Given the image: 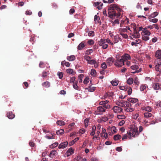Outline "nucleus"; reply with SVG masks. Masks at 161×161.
<instances>
[{
    "instance_id": "nucleus-19",
    "label": "nucleus",
    "mask_w": 161,
    "mask_h": 161,
    "mask_svg": "<svg viewBox=\"0 0 161 161\" xmlns=\"http://www.w3.org/2000/svg\"><path fill=\"white\" fill-rule=\"evenodd\" d=\"M107 63L108 65L110 66L114 62V59L112 57H110L108 58L106 60Z\"/></svg>"
},
{
    "instance_id": "nucleus-11",
    "label": "nucleus",
    "mask_w": 161,
    "mask_h": 161,
    "mask_svg": "<svg viewBox=\"0 0 161 161\" xmlns=\"http://www.w3.org/2000/svg\"><path fill=\"white\" fill-rule=\"evenodd\" d=\"M112 110L114 113L116 114L122 112L123 111V109L118 106H115L113 107L112 108Z\"/></svg>"
},
{
    "instance_id": "nucleus-1",
    "label": "nucleus",
    "mask_w": 161,
    "mask_h": 161,
    "mask_svg": "<svg viewBox=\"0 0 161 161\" xmlns=\"http://www.w3.org/2000/svg\"><path fill=\"white\" fill-rule=\"evenodd\" d=\"M127 134L129 135V138L130 139L131 137H135L139 134L138 130V128L136 126H133L131 127L129 131L127 132Z\"/></svg>"
},
{
    "instance_id": "nucleus-49",
    "label": "nucleus",
    "mask_w": 161,
    "mask_h": 161,
    "mask_svg": "<svg viewBox=\"0 0 161 161\" xmlns=\"http://www.w3.org/2000/svg\"><path fill=\"white\" fill-rule=\"evenodd\" d=\"M58 144L57 142H55L52 144L50 146V147L52 148H54L57 147Z\"/></svg>"
},
{
    "instance_id": "nucleus-22",
    "label": "nucleus",
    "mask_w": 161,
    "mask_h": 161,
    "mask_svg": "<svg viewBox=\"0 0 161 161\" xmlns=\"http://www.w3.org/2000/svg\"><path fill=\"white\" fill-rule=\"evenodd\" d=\"M94 5L97 7V8L98 9H102V7L103 6V3H101V2H97L95 3Z\"/></svg>"
},
{
    "instance_id": "nucleus-9",
    "label": "nucleus",
    "mask_w": 161,
    "mask_h": 161,
    "mask_svg": "<svg viewBox=\"0 0 161 161\" xmlns=\"http://www.w3.org/2000/svg\"><path fill=\"white\" fill-rule=\"evenodd\" d=\"M108 101L105 100L104 101H102L99 103L100 105L102 106L105 109H108L110 108V106L108 104Z\"/></svg>"
},
{
    "instance_id": "nucleus-17",
    "label": "nucleus",
    "mask_w": 161,
    "mask_h": 161,
    "mask_svg": "<svg viewBox=\"0 0 161 161\" xmlns=\"http://www.w3.org/2000/svg\"><path fill=\"white\" fill-rule=\"evenodd\" d=\"M112 12L111 13V11H108V17L113 19L115 18V17H116L117 13L114 11Z\"/></svg>"
},
{
    "instance_id": "nucleus-3",
    "label": "nucleus",
    "mask_w": 161,
    "mask_h": 161,
    "mask_svg": "<svg viewBox=\"0 0 161 161\" xmlns=\"http://www.w3.org/2000/svg\"><path fill=\"white\" fill-rule=\"evenodd\" d=\"M116 58V60L114 62V65L116 66L120 67L125 65V63L121 56H117Z\"/></svg>"
},
{
    "instance_id": "nucleus-62",
    "label": "nucleus",
    "mask_w": 161,
    "mask_h": 161,
    "mask_svg": "<svg viewBox=\"0 0 161 161\" xmlns=\"http://www.w3.org/2000/svg\"><path fill=\"white\" fill-rule=\"evenodd\" d=\"M106 42L107 43H108L109 44H110L112 46H113L114 44H113V42H111L110 39H109L108 38H107V39H106Z\"/></svg>"
},
{
    "instance_id": "nucleus-53",
    "label": "nucleus",
    "mask_w": 161,
    "mask_h": 161,
    "mask_svg": "<svg viewBox=\"0 0 161 161\" xmlns=\"http://www.w3.org/2000/svg\"><path fill=\"white\" fill-rule=\"evenodd\" d=\"M108 120V118L106 117H102L100 119V121L106 122Z\"/></svg>"
},
{
    "instance_id": "nucleus-18",
    "label": "nucleus",
    "mask_w": 161,
    "mask_h": 161,
    "mask_svg": "<svg viewBox=\"0 0 161 161\" xmlns=\"http://www.w3.org/2000/svg\"><path fill=\"white\" fill-rule=\"evenodd\" d=\"M86 46V44H85V42L83 41L80 42L79 45L78 46L77 49L78 50H81L83 48Z\"/></svg>"
},
{
    "instance_id": "nucleus-30",
    "label": "nucleus",
    "mask_w": 161,
    "mask_h": 161,
    "mask_svg": "<svg viewBox=\"0 0 161 161\" xmlns=\"http://www.w3.org/2000/svg\"><path fill=\"white\" fill-rule=\"evenodd\" d=\"M77 83H78V81H76L75 82V83H74L73 85V88L77 90H79V86L77 85Z\"/></svg>"
},
{
    "instance_id": "nucleus-6",
    "label": "nucleus",
    "mask_w": 161,
    "mask_h": 161,
    "mask_svg": "<svg viewBox=\"0 0 161 161\" xmlns=\"http://www.w3.org/2000/svg\"><path fill=\"white\" fill-rule=\"evenodd\" d=\"M155 69L157 71L161 72V58H157L155 60Z\"/></svg>"
},
{
    "instance_id": "nucleus-48",
    "label": "nucleus",
    "mask_w": 161,
    "mask_h": 161,
    "mask_svg": "<svg viewBox=\"0 0 161 161\" xmlns=\"http://www.w3.org/2000/svg\"><path fill=\"white\" fill-rule=\"evenodd\" d=\"M119 88L122 90H127L128 89V87L127 86H119Z\"/></svg>"
},
{
    "instance_id": "nucleus-47",
    "label": "nucleus",
    "mask_w": 161,
    "mask_h": 161,
    "mask_svg": "<svg viewBox=\"0 0 161 161\" xmlns=\"http://www.w3.org/2000/svg\"><path fill=\"white\" fill-rule=\"evenodd\" d=\"M119 82L117 80H113L111 81V83L113 86H116L118 84Z\"/></svg>"
},
{
    "instance_id": "nucleus-26",
    "label": "nucleus",
    "mask_w": 161,
    "mask_h": 161,
    "mask_svg": "<svg viewBox=\"0 0 161 161\" xmlns=\"http://www.w3.org/2000/svg\"><path fill=\"white\" fill-rule=\"evenodd\" d=\"M108 129L110 130L112 133L113 134L114 133L116 132V127L114 126H112L111 127H108Z\"/></svg>"
},
{
    "instance_id": "nucleus-42",
    "label": "nucleus",
    "mask_w": 161,
    "mask_h": 161,
    "mask_svg": "<svg viewBox=\"0 0 161 161\" xmlns=\"http://www.w3.org/2000/svg\"><path fill=\"white\" fill-rule=\"evenodd\" d=\"M97 72L96 70L94 69H92L91 70L90 74L93 77L95 76L96 75Z\"/></svg>"
},
{
    "instance_id": "nucleus-46",
    "label": "nucleus",
    "mask_w": 161,
    "mask_h": 161,
    "mask_svg": "<svg viewBox=\"0 0 161 161\" xmlns=\"http://www.w3.org/2000/svg\"><path fill=\"white\" fill-rule=\"evenodd\" d=\"M125 110L127 112H132L133 111L134 109L132 108L129 107L126 108L125 109Z\"/></svg>"
},
{
    "instance_id": "nucleus-12",
    "label": "nucleus",
    "mask_w": 161,
    "mask_h": 161,
    "mask_svg": "<svg viewBox=\"0 0 161 161\" xmlns=\"http://www.w3.org/2000/svg\"><path fill=\"white\" fill-rule=\"evenodd\" d=\"M124 62L131 60V58L130 55L128 53H125L123 55L121 56Z\"/></svg>"
},
{
    "instance_id": "nucleus-39",
    "label": "nucleus",
    "mask_w": 161,
    "mask_h": 161,
    "mask_svg": "<svg viewBox=\"0 0 161 161\" xmlns=\"http://www.w3.org/2000/svg\"><path fill=\"white\" fill-rule=\"evenodd\" d=\"M134 81V83L136 85H139L140 82L138 80V78L136 76L133 79V82Z\"/></svg>"
},
{
    "instance_id": "nucleus-29",
    "label": "nucleus",
    "mask_w": 161,
    "mask_h": 161,
    "mask_svg": "<svg viewBox=\"0 0 161 161\" xmlns=\"http://www.w3.org/2000/svg\"><path fill=\"white\" fill-rule=\"evenodd\" d=\"M147 86L146 84H143L140 87V90L141 91H144L146 90Z\"/></svg>"
},
{
    "instance_id": "nucleus-59",
    "label": "nucleus",
    "mask_w": 161,
    "mask_h": 161,
    "mask_svg": "<svg viewBox=\"0 0 161 161\" xmlns=\"http://www.w3.org/2000/svg\"><path fill=\"white\" fill-rule=\"evenodd\" d=\"M94 41L92 40H89L87 42L88 44L90 45H92L94 43Z\"/></svg>"
},
{
    "instance_id": "nucleus-37",
    "label": "nucleus",
    "mask_w": 161,
    "mask_h": 161,
    "mask_svg": "<svg viewBox=\"0 0 161 161\" xmlns=\"http://www.w3.org/2000/svg\"><path fill=\"white\" fill-rule=\"evenodd\" d=\"M66 72L69 75H74V72L73 70L71 69H67Z\"/></svg>"
},
{
    "instance_id": "nucleus-27",
    "label": "nucleus",
    "mask_w": 161,
    "mask_h": 161,
    "mask_svg": "<svg viewBox=\"0 0 161 161\" xmlns=\"http://www.w3.org/2000/svg\"><path fill=\"white\" fill-rule=\"evenodd\" d=\"M7 116L9 119H12L14 117L15 115L12 112H9L7 113Z\"/></svg>"
},
{
    "instance_id": "nucleus-60",
    "label": "nucleus",
    "mask_w": 161,
    "mask_h": 161,
    "mask_svg": "<svg viewBox=\"0 0 161 161\" xmlns=\"http://www.w3.org/2000/svg\"><path fill=\"white\" fill-rule=\"evenodd\" d=\"M94 35V32L93 31H90L88 33V36H93Z\"/></svg>"
},
{
    "instance_id": "nucleus-13",
    "label": "nucleus",
    "mask_w": 161,
    "mask_h": 161,
    "mask_svg": "<svg viewBox=\"0 0 161 161\" xmlns=\"http://www.w3.org/2000/svg\"><path fill=\"white\" fill-rule=\"evenodd\" d=\"M74 150L72 147L70 148L65 154V156L69 157L72 155L74 153Z\"/></svg>"
},
{
    "instance_id": "nucleus-34",
    "label": "nucleus",
    "mask_w": 161,
    "mask_h": 161,
    "mask_svg": "<svg viewBox=\"0 0 161 161\" xmlns=\"http://www.w3.org/2000/svg\"><path fill=\"white\" fill-rule=\"evenodd\" d=\"M83 76L84 75L82 74H80L78 75V80L79 83H81L82 82Z\"/></svg>"
},
{
    "instance_id": "nucleus-35",
    "label": "nucleus",
    "mask_w": 161,
    "mask_h": 161,
    "mask_svg": "<svg viewBox=\"0 0 161 161\" xmlns=\"http://www.w3.org/2000/svg\"><path fill=\"white\" fill-rule=\"evenodd\" d=\"M56 123L58 125L60 126L64 125H65V123L64 121L62 120H58L57 121Z\"/></svg>"
},
{
    "instance_id": "nucleus-24",
    "label": "nucleus",
    "mask_w": 161,
    "mask_h": 161,
    "mask_svg": "<svg viewBox=\"0 0 161 161\" xmlns=\"http://www.w3.org/2000/svg\"><path fill=\"white\" fill-rule=\"evenodd\" d=\"M67 59L69 61H72L74 60L75 59V57L74 55H71L67 56Z\"/></svg>"
},
{
    "instance_id": "nucleus-64",
    "label": "nucleus",
    "mask_w": 161,
    "mask_h": 161,
    "mask_svg": "<svg viewBox=\"0 0 161 161\" xmlns=\"http://www.w3.org/2000/svg\"><path fill=\"white\" fill-rule=\"evenodd\" d=\"M128 90L127 91V93L129 95H130L132 92V88L129 87V88H128Z\"/></svg>"
},
{
    "instance_id": "nucleus-31",
    "label": "nucleus",
    "mask_w": 161,
    "mask_h": 161,
    "mask_svg": "<svg viewBox=\"0 0 161 161\" xmlns=\"http://www.w3.org/2000/svg\"><path fill=\"white\" fill-rule=\"evenodd\" d=\"M57 153V151L55 150H53L51 151L49 156L50 158H53L55 156Z\"/></svg>"
},
{
    "instance_id": "nucleus-44",
    "label": "nucleus",
    "mask_w": 161,
    "mask_h": 161,
    "mask_svg": "<svg viewBox=\"0 0 161 161\" xmlns=\"http://www.w3.org/2000/svg\"><path fill=\"white\" fill-rule=\"evenodd\" d=\"M64 62V65L67 67H69L70 66V64L69 62H65V61H62L61 62V65L64 66V65L63 64V63Z\"/></svg>"
},
{
    "instance_id": "nucleus-7",
    "label": "nucleus",
    "mask_w": 161,
    "mask_h": 161,
    "mask_svg": "<svg viewBox=\"0 0 161 161\" xmlns=\"http://www.w3.org/2000/svg\"><path fill=\"white\" fill-rule=\"evenodd\" d=\"M106 39L102 38L98 41V44L99 46H102L103 48L106 49L108 48V45L106 43Z\"/></svg>"
},
{
    "instance_id": "nucleus-61",
    "label": "nucleus",
    "mask_w": 161,
    "mask_h": 161,
    "mask_svg": "<svg viewBox=\"0 0 161 161\" xmlns=\"http://www.w3.org/2000/svg\"><path fill=\"white\" fill-rule=\"evenodd\" d=\"M96 61L94 59L90 60L88 63L90 64H94L95 63H96Z\"/></svg>"
},
{
    "instance_id": "nucleus-2",
    "label": "nucleus",
    "mask_w": 161,
    "mask_h": 161,
    "mask_svg": "<svg viewBox=\"0 0 161 161\" xmlns=\"http://www.w3.org/2000/svg\"><path fill=\"white\" fill-rule=\"evenodd\" d=\"M141 35L142 39L144 41H147L150 39L149 36L151 35V32L147 29H145L142 31Z\"/></svg>"
},
{
    "instance_id": "nucleus-32",
    "label": "nucleus",
    "mask_w": 161,
    "mask_h": 161,
    "mask_svg": "<svg viewBox=\"0 0 161 161\" xmlns=\"http://www.w3.org/2000/svg\"><path fill=\"white\" fill-rule=\"evenodd\" d=\"M96 127L95 125L92 126V131L90 133V135L92 136H93L95 133V131L96 130Z\"/></svg>"
},
{
    "instance_id": "nucleus-21",
    "label": "nucleus",
    "mask_w": 161,
    "mask_h": 161,
    "mask_svg": "<svg viewBox=\"0 0 161 161\" xmlns=\"http://www.w3.org/2000/svg\"><path fill=\"white\" fill-rule=\"evenodd\" d=\"M155 57L157 58H161V50H157L155 52Z\"/></svg>"
},
{
    "instance_id": "nucleus-57",
    "label": "nucleus",
    "mask_w": 161,
    "mask_h": 161,
    "mask_svg": "<svg viewBox=\"0 0 161 161\" xmlns=\"http://www.w3.org/2000/svg\"><path fill=\"white\" fill-rule=\"evenodd\" d=\"M73 161H81V158L79 156H78L75 158Z\"/></svg>"
},
{
    "instance_id": "nucleus-56",
    "label": "nucleus",
    "mask_w": 161,
    "mask_h": 161,
    "mask_svg": "<svg viewBox=\"0 0 161 161\" xmlns=\"http://www.w3.org/2000/svg\"><path fill=\"white\" fill-rule=\"evenodd\" d=\"M128 134L127 133V134H125L124 135L122 138V140L123 141H124L128 137H129V135L128 136Z\"/></svg>"
},
{
    "instance_id": "nucleus-45",
    "label": "nucleus",
    "mask_w": 161,
    "mask_h": 161,
    "mask_svg": "<svg viewBox=\"0 0 161 161\" xmlns=\"http://www.w3.org/2000/svg\"><path fill=\"white\" fill-rule=\"evenodd\" d=\"M132 36L134 38H139L140 37V35L139 33L137 32H136V33H134L132 35Z\"/></svg>"
},
{
    "instance_id": "nucleus-25",
    "label": "nucleus",
    "mask_w": 161,
    "mask_h": 161,
    "mask_svg": "<svg viewBox=\"0 0 161 161\" xmlns=\"http://www.w3.org/2000/svg\"><path fill=\"white\" fill-rule=\"evenodd\" d=\"M79 139V137H76L75 138L74 140H72V141L70 142L69 143V146H71L72 145H73L74 144H75V143Z\"/></svg>"
},
{
    "instance_id": "nucleus-4",
    "label": "nucleus",
    "mask_w": 161,
    "mask_h": 161,
    "mask_svg": "<svg viewBox=\"0 0 161 161\" xmlns=\"http://www.w3.org/2000/svg\"><path fill=\"white\" fill-rule=\"evenodd\" d=\"M115 10L120 12L122 11V9L120 8L119 6L116 4H112L108 7V11H111L113 12Z\"/></svg>"
},
{
    "instance_id": "nucleus-40",
    "label": "nucleus",
    "mask_w": 161,
    "mask_h": 161,
    "mask_svg": "<svg viewBox=\"0 0 161 161\" xmlns=\"http://www.w3.org/2000/svg\"><path fill=\"white\" fill-rule=\"evenodd\" d=\"M94 21L97 23H99L100 22V19L99 16L97 15H95L94 16Z\"/></svg>"
},
{
    "instance_id": "nucleus-50",
    "label": "nucleus",
    "mask_w": 161,
    "mask_h": 161,
    "mask_svg": "<svg viewBox=\"0 0 161 161\" xmlns=\"http://www.w3.org/2000/svg\"><path fill=\"white\" fill-rule=\"evenodd\" d=\"M93 52V50L92 49H90L86 50L85 52V54L89 55Z\"/></svg>"
},
{
    "instance_id": "nucleus-36",
    "label": "nucleus",
    "mask_w": 161,
    "mask_h": 161,
    "mask_svg": "<svg viewBox=\"0 0 161 161\" xmlns=\"http://www.w3.org/2000/svg\"><path fill=\"white\" fill-rule=\"evenodd\" d=\"M144 115L145 118H150L152 116V114L149 112H145L144 113Z\"/></svg>"
},
{
    "instance_id": "nucleus-15",
    "label": "nucleus",
    "mask_w": 161,
    "mask_h": 161,
    "mask_svg": "<svg viewBox=\"0 0 161 161\" xmlns=\"http://www.w3.org/2000/svg\"><path fill=\"white\" fill-rule=\"evenodd\" d=\"M141 109L142 110L146 111L148 112H151L152 110V108L148 105L143 106L141 107Z\"/></svg>"
},
{
    "instance_id": "nucleus-33",
    "label": "nucleus",
    "mask_w": 161,
    "mask_h": 161,
    "mask_svg": "<svg viewBox=\"0 0 161 161\" xmlns=\"http://www.w3.org/2000/svg\"><path fill=\"white\" fill-rule=\"evenodd\" d=\"M121 138V136L119 134L115 135L114 136V139L115 141H117L120 140Z\"/></svg>"
},
{
    "instance_id": "nucleus-63",
    "label": "nucleus",
    "mask_w": 161,
    "mask_h": 161,
    "mask_svg": "<svg viewBox=\"0 0 161 161\" xmlns=\"http://www.w3.org/2000/svg\"><path fill=\"white\" fill-rule=\"evenodd\" d=\"M101 67L104 69H105L107 68V65L105 62L101 64Z\"/></svg>"
},
{
    "instance_id": "nucleus-23",
    "label": "nucleus",
    "mask_w": 161,
    "mask_h": 161,
    "mask_svg": "<svg viewBox=\"0 0 161 161\" xmlns=\"http://www.w3.org/2000/svg\"><path fill=\"white\" fill-rule=\"evenodd\" d=\"M55 136L53 135L52 133H50L49 134H47L45 136V137L48 139H55Z\"/></svg>"
},
{
    "instance_id": "nucleus-54",
    "label": "nucleus",
    "mask_w": 161,
    "mask_h": 161,
    "mask_svg": "<svg viewBox=\"0 0 161 161\" xmlns=\"http://www.w3.org/2000/svg\"><path fill=\"white\" fill-rule=\"evenodd\" d=\"M89 81V78L88 77H86L84 81H83V83L85 84H87Z\"/></svg>"
},
{
    "instance_id": "nucleus-52",
    "label": "nucleus",
    "mask_w": 161,
    "mask_h": 161,
    "mask_svg": "<svg viewBox=\"0 0 161 161\" xmlns=\"http://www.w3.org/2000/svg\"><path fill=\"white\" fill-rule=\"evenodd\" d=\"M64 130L63 129H60L58 130L56 132V134L57 135H58L60 134H62L64 133Z\"/></svg>"
},
{
    "instance_id": "nucleus-41",
    "label": "nucleus",
    "mask_w": 161,
    "mask_h": 161,
    "mask_svg": "<svg viewBox=\"0 0 161 161\" xmlns=\"http://www.w3.org/2000/svg\"><path fill=\"white\" fill-rule=\"evenodd\" d=\"M133 82V79L132 78H129L127 80V83L129 85L132 84Z\"/></svg>"
},
{
    "instance_id": "nucleus-8",
    "label": "nucleus",
    "mask_w": 161,
    "mask_h": 161,
    "mask_svg": "<svg viewBox=\"0 0 161 161\" xmlns=\"http://www.w3.org/2000/svg\"><path fill=\"white\" fill-rule=\"evenodd\" d=\"M130 68L131 69V72L133 74L138 73L142 71V69L140 68L139 69L138 66L136 64H134L131 66Z\"/></svg>"
},
{
    "instance_id": "nucleus-28",
    "label": "nucleus",
    "mask_w": 161,
    "mask_h": 161,
    "mask_svg": "<svg viewBox=\"0 0 161 161\" xmlns=\"http://www.w3.org/2000/svg\"><path fill=\"white\" fill-rule=\"evenodd\" d=\"M42 85L43 86L47 88L50 86V83L49 82L46 81L43 83Z\"/></svg>"
},
{
    "instance_id": "nucleus-10",
    "label": "nucleus",
    "mask_w": 161,
    "mask_h": 161,
    "mask_svg": "<svg viewBox=\"0 0 161 161\" xmlns=\"http://www.w3.org/2000/svg\"><path fill=\"white\" fill-rule=\"evenodd\" d=\"M106 110V109L103 108L102 106L97 107V109L95 111V114L96 115L102 114Z\"/></svg>"
},
{
    "instance_id": "nucleus-20",
    "label": "nucleus",
    "mask_w": 161,
    "mask_h": 161,
    "mask_svg": "<svg viewBox=\"0 0 161 161\" xmlns=\"http://www.w3.org/2000/svg\"><path fill=\"white\" fill-rule=\"evenodd\" d=\"M127 101L129 103H135L138 102V100L137 98H130L127 99Z\"/></svg>"
},
{
    "instance_id": "nucleus-5",
    "label": "nucleus",
    "mask_w": 161,
    "mask_h": 161,
    "mask_svg": "<svg viewBox=\"0 0 161 161\" xmlns=\"http://www.w3.org/2000/svg\"><path fill=\"white\" fill-rule=\"evenodd\" d=\"M116 104L118 105H119L120 106L124 108L131 107V104L128 101L124 100H119L117 102Z\"/></svg>"
},
{
    "instance_id": "nucleus-14",
    "label": "nucleus",
    "mask_w": 161,
    "mask_h": 161,
    "mask_svg": "<svg viewBox=\"0 0 161 161\" xmlns=\"http://www.w3.org/2000/svg\"><path fill=\"white\" fill-rule=\"evenodd\" d=\"M68 142L66 141L60 143L58 146V148L59 149H63L66 148L68 145Z\"/></svg>"
},
{
    "instance_id": "nucleus-16",
    "label": "nucleus",
    "mask_w": 161,
    "mask_h": 161,
    "mask_svg": "<svg viewBox=\"0 0 161 161\" xmlns=\"http://www.w3.org/2000/svg\"><path fill=\"white\" fill-rule=\"evenodd\" d=\"M153 87L155 90H161V83L160 84L158 83H155L153 84Z\"/></svg>"
},
{
    "instance_id": "nucleus-55",
    "label": "nucleus",
    "mask_w": 161,
    "mask_h": 161,
    "mask_svg": "<svg viewBox=\"0 0 161 161\" xmlns=\"http://www.w3.org/2000/svg\"><path fill=\"white\" fill-rule=\"evenodd\" d=\"M117 118L119 119H124L125 118V116L124 115H118Z\"/></svg>"
},
{
    "instance_id": "nucleus-51",
    "label": "nucleus",
    "mask_w": 161,
    "mask_h": 161,
    "mask_svg": "<svg viewBox=\"0 0 161 161\" xmlns=\"http://www.w3.org/2000/svg\"><path fill=\"white\" fill-rule=\"evenodd\" d=\"M57 75L59 79H61L63 76V73L62 72H58L57 73Z\"/></svg>"
},
{
    "instance_id": "nucleus-58",
    "label": "nucleus",
    "mask_w": 161,
    "mask_h": 161,
    "mask_svg": "<svg viewBox=\"0 0 161 161\" xmlns=\"http://www.w3.org/2000/svg\"><path fill=\"white\" fill-rule=\"evenodd\" d=\"M39 66L41 68H43L45 67V65L44 63L41 61L40 63Z\"/></svg>"
},
{
    "instance_id": "nucleus-38",
    "label": "nucleus",
    "mask_w": 161,
    "mask_h": 161,
    "mask_svg": "<svg viewBox=\"0 0 161 161\" xmlns=\"http://www.w3.org/2000/svg\"><path fill=\"white\" fill-rule=\"evenodd\" d=\"M96 87H95L89 86L87 88H86V89L88 90V91L90 92H93L95 90Z\"/></svg>"
},
{
    "instance_id": "nucleus-43",
    "label": "nucleus",
    "mask_w": 161,
    "mask_h": 161,
    "mask_svg": "<svg viewBox=\"0 0 161 161\" xmlns=\"http://www.w3.org/2000/svg\"><path fill=\"white\" fill-rule=\"evenodd\" d=\"M158 13L157 12L153 13L150 15V17L151 18H153L158 15Z\"/></svg>"
}]
</instances>
